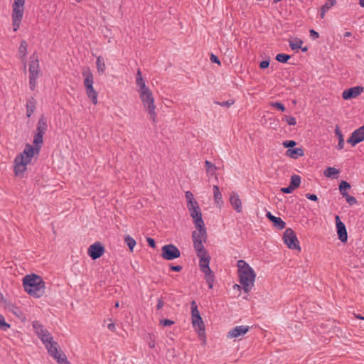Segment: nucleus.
Segmentation results:
<instances>
[{
  "instance_id": "72a5a7b5",
  "label": "nucleus",
  "mask_w": 364,
  "mask_h": 364,
  "mask_svg": "<svg viewBox=\"0 0 364 364\" xmlns=\"http://www.w3.org/2000/svg\"><path fill=\"white\" fill-rule=\"evenodd\" d=\"M96 67L98 73H104L106 69V65L104 59L102 56H99L97 58Z\"/></svg>"
},
{
  "instance_id": "5fc2aeb1",
  "label": "nucleus",
  "mask_w": 364,
  "mask_h": 364,
  "mask_svg": "<svg viewBox=\"0 0 364 364\" xmlns=\"http://www.w3.org/2000/svg\"><path fill=\"white\" fill-rule=\"evenodd\" d=\"M160 323L163 326H169L174 323V321L168 318L162 319L160 321Z\"/></svg>"
},
{
  "instance_id": "338daca9",
  "label": "nucleus",
  "mask_w": 364,
  "mask_h": 364,
  "mask_svg": "<svg viewBox=\"0 0 364 364\" xmlns=\"http://www.w3.org/2000/svg\"><path fill=\"white\" fill-rule=\"evenodd\" d=\"M107 328L111 331H114L115 324L114 323H111L108 324Z\"/></svg>"
},
{
  "instance_id": "6ab92c4d",
  "label": "nucleus",
  "mask_w": 364,
  "mask_h": 364,
  "mask_svg": "<svg viewBox=\"0 0 364 364\" xmlns=\"http://www.w3.org/2000/svg\"><path fill=\"white\" fill-rule=\"evenodd\" d=\"M28 164L23 161L22 157H16L14 160V173L16 176H21L26 171Z\"/></svg>"
},
{
  "instance_id": "603ef678",
  "label": "nucleus",
  "mask_w": 364,
  "mask_h": 364,
  "mask_svg": "<svg viewBox=\"0 0 364 364\" xmlns=\"http://www.w3.org/2000/svg\"><path fill=\"white\" fill-rule=\"evenodd\" d=\"M282 144L286 148L291 149L296 144V141H294L293 140H287V141H284Z\"/></svg>"
},
{
  "instance_id": "864d4df0",
  "label": "nucleus",
  "mask_w": 364,
  "mask_h": 364,
  "mask_svg": "<svg viewBox=\"0 0 364 364\" xmlns=\"http://www.w3.org/2000/svg\"><path fill=\"white\" fill-rule=\"evenodd\" d=\"M286 122L290 126H294L296 124V118L292 116L286 117Z\"/></svg>"
},
{
  "instance_id": "f704fd0d",
  "label": "nucleus",
  "mask_w": 364,
  "mask_h": 364,
  "mask_svg": "<svg viewBox=\"0 0 364 364\" xmlns=\"http://www.w3.org/2000/svg\"><path fill=\"white\" fill-rule=\"evenodd\" d=\"M339 173V171L333 167H328L323 172V174L327 178H335L336 175Z\"/></svg>"
},
{
  "instance_id": "2eb2a0df",
  "label": "nucleus",
  "mask_w": 364,
  "mask_h": 364,
  "mask_svg": "<svg viewBox=\"0 0 364 364\" xmlns=\"http://www.w3.org/2000/svg\"><path fill=\"white\" fill-rule=\"evenodd\" d=\"M192 324L193 327L198 331V336L200 340L205 341V324L200 316L192 318Z\"/></svg>"
},
{
  "instance_id": "f257e3e1",
  "label": "nucleus",
  "mask_w": 364,
  "mask_h": 364,
  "mask_svg": "<svg viewBox=\"0 0 364 364\" xmlns=\"http://www.w3.org/2000/svg\"><path fill=\"white\" fill-rule=\"evenodd\" d=\"M46 283L41 277L35 274H28L23 279V287L25 291L35 297H41L45 292Z\"/></svg>"
},
{
  "instance_id": "dca6fc26",
  "label": "nucleus",
  "mask_w": 364,
  "mask_h": 364,
  "mask_svg": "<svg viewBox=\"0 0 364 364\" xmlns=\"http://www.w3.org/2000/svg\"><path fill=\"white\" fill-rule=\"evenodd\" d=\"M35 154H36V147H33L29 144H27L23 153L20 154L16 157H22L23 161L30 164Z\"/></svg>"
},
{
  "instance_id": "8fccbe9b",
  "label": "nucleus",
  "mask_w": 364,
  "mask_h": 364,
  "mask_svg": "<svg viewBox=\"0 0 364 364\" xmlns=\"http://www.w3.org/2000/svg\"><path fill=\"white\" fill-rule=\"evenodd\" d=\"M38 77L37 76H29V84H30V88L33 90L35 87H36V80H37Z\"/></svg>"
},
{
  "instance_id": "f03ea898",
  "label": "nucleus",
  "mask_w": 364,
  "mask_h": 364,
  "mask_svg": "<svg viewBox=\"0 0 364 364\" xmlns=\"http://www.w3.org/2000/svg\"><path fill=\"white\" fill-rule=\"evenodd\" d=\"M139 92V97L142 102L146 111L150 115V119L154 123L156 122V112L155 111L156 107L154 105V98L150 89L145 90H138Z\"/></svg>"
},
{
  "instance_id": "393cba45",
  "label": "nucleus",
  "mask_w": 364,
  "mask_h": 364,
  "mask_svg": "<svg viewBox=\"0 0 364 364\" xmlns=\"http://www.w3.org/2000/svg\"><path fill=\"white\" fill-rule=\"evenodd\" d=\"M48 129V124L46 117L41 115L39 118L36 127V133L44 135Z\"/></svg>"
},
{
  "instance_id": "423d86ee",
  "label": "nucleus",
  "mask_w": 364,
  "mask_h": 364,
  "mask_svg": "<svg viewBox=\"0 0 364 364\" xmlns=\"http://www.w3.org/2000/svg\"><path fill=\"white\" fill-rule=\"evenodd\" d=\"M192 238L197 256H200L201 254L205 255V253L208 252L203 244V242H206L208 240L207 230H204V232H202L196 230L193 231L192 232Z\"/></svg>"
},
{
  "instance_id": "49530a36",
  "label": "nucleus",
  "mask_w": 364,
  "mask_h": 364,
  "mask_svg": "<svg viewBox=\"0 0 364 364\" xmlns=\"http://www.w3.org/2000/svg\"><path fill=\"white\" fill-rule=\"evenodd\" d=\"M186 198L187 199V207L190 205L191 202L193 204L194 203V202H197L193 197V194L191 191L186 192Z\"/></svg>"
},
{
  "instance_id": "de8ad7c7",
  "label": "nucleus",
  "mask_w": 364,
  "mask_h": 364,
  "mask_svg": "<svg viewBox=\"0 0 364 364\" xmlns=\"http://www.w3.org/2000/svg\"><path fill=\"white\" fill-rule=\"evenodd\" d=\"M27 42L26 41H22L19 46L20 53L23 54V55H26L27 53Z\"/></svg>"
},
{
  "instance_id": "f8f14e48",
  "label": "nucleus",
  "mask_w": 364,
  "mask_h": 364,
  "mask_svg": "<svg viewBox=\"0 0 364 364\" xmlns=\"http://www.w3.org/2000/svg\"><path fill=\"white\" fill-rule=\"evenodd\" d=\"M363 141H364V127L361 126L352 132L350 136L348 139L347 142L352 146H355Z\"/></svg>"
},
{
  "instance_id": "c85d7f7f",
  "label": "nucleus",
  "mask_w": 364,
  "mask_h": 364,
  "mask_svg": "<svg viewBox=\"0 0 364 364\" xmlns=\"http://www.w3.org/2000/svg\"><path fill=\"white\" fill-rule=\"evenodd\" d=\"M336 3V0H328L321 8L320 11V17L321 18H323L325 17L326 13Z\"/></svg>"
},
{
  "instance_id": "aec40b11",
  "label": "nucleus",
  "mask_w": 364,
  "mask_h": 364,
  "mask_svg": "<svg viewBox=\"0 0 364 364\" xmlns=\"http://www.w3.org/2000/svg\"><path fill=\"white\" fill-rule=\"evenodd\" d=\"M84 77V86L85 88L93 87V75L89 68H85L82 73Z\"/></svg>"
},
{
  "instance_id": "680f3d73",
  "label": "nucleus",
  "mask_w": 364,
  "mask_h": 364,
  "mask_svg": "<svg viewBox=\"0 0 364 364\" xmlns=\"http://www.w3.org/2000/svg\"><path fill=\"white\" fill-rule=\"evenodd\" d=\"M306 198L307 199H309V200H312V201H317L318 200V197L315 194L306 193Z\"/></svg>"
},
{
  "instance_id": "bb28decb",
  "label": "nucleus",
  "mask_w": 364,
  "mask_h": 364,
  "mask_svg": "<svg viewBox=\"0 0 364 364\" xmlns=\"http://www.w3.org/2000/svg\"><path fill=\"white\" fill-rule=\"evenodd\" d=\"M36 109V100L33 97H31L26 102V115L30 117Z\"/></svg>"
},
{
  "instance_id": "4c0bfd02",
  "label": "nucleus",
  "mask_w": 364,
  "mask_h": 364,
  "mask_svg": "<svg viewBox=\"0 0 364 364\" xmlns=\"http://www.w3.org/2000/svg\"><path fill=\"white\" fill-rule=\"evenodd\" d=\"M191 318H193L198 316H200V311L198 309V305L195 301H191Z\"/></svg>"
},
{
  "instance_id": "ea45409f",
  "label": "nucleus",
  "mask_w": 364,
  "mask_h": 364,
  "mask_svg": "<svg viewBox=\"0 0 364 364\" xmlns=\"http://www.w3.org/2000/svg\"><path fill=\"white\" fill-rule=\"evenodd\" d=\"M350 188V185L346 181H342L339 185V190L341 194L343 196L345 193H348L347 191Z\"/></svg>"
},
{
  "instance_id": "b1692460",
  "label": "nucleus",
  "mask_w": 364,
  "mask_h": 364,
  "mask_svg": "<svg viewBox=\"0 0 364 364\" xmlns=\"http://www.w3.org/2000/svg\"><path fill=\"white\" fill-rule=\"evenodd\" d=\"M230 202L233 208L237 213H240L242 211V203L240 199L239 198V196L236 193H232V194L230 195Z\"/></svg>"
},
{
  "instance_id": "e433bc0d",
  "label": "nucleus",
  "mask_w": 364,
  "mask_h": 364,
  "mask_svg": "<svg viewBox=\"0 0 364 364\" xmlns=\"http://www.w3.org/2000/svg\"><path fill=\"white\" fill-rule=\"evenodd\" d=\"M124 242L128 246L129 250L132 252L134 246L136 245L135 240L130 235H126L124 237Z\"/></svg>"
},
{
  "instance_id": "09e8293b",
  "label": "nucleus",
  "mask_w": 364,
  "mask_h": 364,
  "mask_svg": "<svg viewBox=\"0 0 364 364\" xmlns=\"http://www.w3.org/2000/svg\"><path fill=\"white\" fill-rule=\"evenodd\" d=\"M10 327V325L5 321L4 317L0 314V328L1 330L6 331Z\"/></svg>"
},
{
  "instance_id": "4d7b16f0",
  "label": "nucleus",
  "mask_w": 364,
  "mask_h": 364,
  "mask_svg": "<svg viewBox=\"0 0 364 364\" xmlns=\"http://www.w3.org/2000/svg\"><path fill=\"white\" fill-rule=\"evenodd\" d=\"M294 187H291L290 185H289L287 187L282 188L281 191L284 193H291L294 191Z\"/></svg>"
},
{
  "instance_id": "a878e982",
  "label": "nucleus",
  "mask_w": 364,
  "mask_h": 364,
  "mask_svg": "<svg viewBox=\"0 0 364 364\" xmlns=\"http://www.w3.org/2000/svg\"><path fill=\"white\" fill-rule=\"evenodd\" d=\"M304 150L299 147L289 149L286 153L287 156L294 159H296L299 157L304 156Z\"/></svg>"
},
{
  "instance_id": "6e6d98bb",
  "label": "nucleus",
  "mask_w": 364,
  "mask_h": 364,
  "mask_svg": "<svg viewBox=\"0 0 364 364\" xmlns=\"http://www.w3.org/2000/svg\"><path fill=\"white\" fill-rule=\"evenodd\" d=\"M169 267L171 271L177 272H181L183 269V267L181 265H173L172 264L169 265Z\"/></svg>"
},
{
  "instance_id": "0eeeda50",
  "label": "nucleus",
  "mask_w": 364,
  "mask_h": 364,
  "mask_svg": "<svg viewBox=\"0 0 364 364\" xmlns=\"http://www.w3.org/2000/svg\"><path fill=\"white\" fill-rule=\"evenodd\" d=\"M283 240L289 249L301 251V247L296 235L291 228H287L285 230L283 234Z\"/></svg>"
},
{
  "instance_id": "1a4fd4ad",
  "label": "nucleus",
  "mask_w": 364,
  "mask_h": 364,
  "mask_svg": "<svg viewBox=\"0 0 364 364\" xmlns=\"http://www.w3.org/2000/svg\"><path fill=\"white\" fill-rule=\"evenodd\" d=\"M33 327L41 341H53V338L50 336L48 331L38 321L33 322Z\"/></svg>"
},
{
  "instance_id": "2f4dec72",
  "label": "nucleus",
  "mask_w": 364,
  "mask_h": 364,
  "mask_svg": "<svg viewBox=\"0 0 364 364\" xmlns=\"http://www.w3.org/2000/svg\"><path fill=\"white\" fill-rule=\"evenodd\" d=\"M198 257L200 258L199 267L200 269H203L205 267L209 266L210 256L209 255L208 252L205 253V255L201 254Z\"/></svg>"
},
{
  "instance_id": "412c9836",
  "label": "nucleus",
  "mask_w": 364,
  "mask_h": 364,
  "mask_svg": "<svg viewBox=\"0 0 364 364\" xmlns=\"http://www.w3.org/2000/svg\"><path fill=\"white\" fill-rule=\"evenodd\" d=\"M6 309L13 313L17 318L21 319V321L26 320V316L23 314V312L21 311V309L18 307L16 304H14L12 303H7L6 304Z\"/></svg>"
},
{
  "instance_id": "a19ab883",
  "label": "nucleus",
  "mask_w": 364,
  "mask_h": 364,
  "mask_svg": "<svg viewBox=\"0 0 364 364\" xmlns=\"http://www.w3.org/2000/svg\"><path fill=\"white\" fill-rule=\"evenodd\" d=\"M290 58L291 56L289 55L279 53L276 55L275 59L279 63H285L290 59Z\"/></svg>"
},
{
  "instance_id": "c03bdc74",
  "label": "nucleus",
  "mask_w": 364,
  "mask_h": 364,
  "mask_svg": "<svg viewBox=\"0 0 364 364\" xmlns=\"http://www.w3.org/2000/svg\"><path fill=\"white\" fill-rule=\"evenodd\" d=\"M270 106L280 110L281 112H284L286 108L284 105L279 102H272L269 103Z\"/></svg>"
},
{
  "instance_id": "20e7f679",
  "label": "nucleus",
  "mask_w": 364,
  "mask_h": 364,
  "mask_svg": "<svg viewBox=\"0 0 364 364\" xmlns=\"http://www.w3.org/2000/svg\"><path fill=\"white\" fill-rule=\"evenodd\" d=\"M48 350V355L58 364H71L66 355L58 346V343H43Z\"/></svg>"
},
{
  "instance_id": "39448f33",
  "label": "nucleus",
  "mask_w": 364,
  "mask_h": 364,
  "mask_svg": "<svg viewBox=\"0 0 364 364\" xmlns=\"http://www.w3.org/2000/svg\"><path fill=\"white\" fill-rule=\"evenodd\" d=\"M190 205L188 208L190 215L193 220V223L196 230L200 232H204L206 230L204 221L202 218V213L200 208L198 204V202H194L193 205L191 202Z\"/></svg>"
},
{
  "instance_id": "e2e57ef3",
  "label": "nucleus",
  "mask_w": 364,
  "mask_h": 364,
  "mask_svg": "<svg viewBox=\"0 0 364 364\" xmlns=\"http://www.w3.org/2000/svg\"><path fill=\"white\" fill-rule=\"evenodd\" d=\"M310 37L312 38V39H317L318 37H319V34L318 32H316V31L313 30V29H311L310 31Z\"/></svg>"
},
{
  "instance_id": "9b49d317",
  "label": "nucleus",
  "mask_w": 364,
  "mask_h": 364,
  "mask_svg": "<svg viewBox=\"0 0 364 364\" xmlns=\"http://www.w3.org/2000/svg\"><path fill=\"white\" fill-rule=\"evenodd\" d=\"M13 13H12V24L14 31H16L20 26L23 15V6H16L13 5Z\"/></svg>"
},
{
  "instance_id": "f3484780",
  "label": "nucleus",
  "mask_w": 364,
  "mask_h": 364,
  "mask_svg": "<svg viewBox=\"0 0 364 364\" xmlns=\"http://www.w3.org/2000/svg\"><path fill=\"white\" fill-rule=\"evenodd\" d=\"M39 73V61L38 58L36 54H33L30 57L29 61V76L38 77Z\"/></svg>"
},
{
  "instance_id": "7ed1b4c3",
  "label": "nucleus",
  "mask_w": 364,
  "mask_h": 364,
  "mask_svg": "<svg viewBox=\"0 0 364 364\" xmlns=\"http://www.w3.org/2000/svg\"><path fill=\"white\" fill-rule=\"evenodd\" d=\"M237 267L239 282L242 285V289L245 293L249 291V282L250 281V266L244 260L237 261Z\"/></svg>"
},
{
  "instance_id": "cd10ccee",
  "label": "nucleus",
  "mask_w": 364,
  "mask_h": 364,
  "mask_svg": "<svg viewBox=\"0 0 364 364\" xmlns=\"http://www.w3.org/2000/svg\"><path fill=\"white\" fill-rule=\"evenodd\" d=\"M33 145L36 147V154H38L43 143V135L36 133L33 136Z\"/></svg>"
},
{
  "instance_id": "a211bd4d",
  "label": "nucleus",
  "mask_w": 364,
  "mask_h": 364,
  "mask_svg": "<svg viewBox=\"0 0 364 364\" xmlns=\"http://www.w3.org/2000/svg\"><path fill=\"white\" fill-rule=\"evenodd\" d=\"M250 330L248 326H240L233 328L231 331L228 333V338H238L240 336L246 334Z\"/></svg>"
},
{
  "instance_id": "c756f323",
  "label": "nucleus",
  "mask_w": 364,
  "mask_h": 364,
  "mask_svg": "<svg viewBox=\"0 0 364 364\" xmlns=\"http://www.w3.org/2000/svg\"><path fill=\"white\" fill-rule=\"evenodd\" d=\"M86 94L89 99L91 100L92 104L97 105V96L98 94L96 92V90L94 89L93 87H90L85 88Z\"/></svg>"
},
{
  "instance_id": "7c9ffc66",
  "label": "nucleus",
  "mask_w": 364,
  "mask_h": 364,
  "mask_svg": "<svg viewBox=\"0 0 364 364\" xmlns=\"http://www.w3.org/2000/svg\"><path fill=\"white\" fill-rule=\"evenodd\" d=\"M335 134L338 138V143L337 145V149L338 150H341L343 149L344 144H345L344 137H343V135L342 134V132H341L340 127L338 125L336 126Z\"/></svg>"
},
{
  "instance_id": "774afa93",
  "label": "nucleus",
  "mask_w": 364,
  "mask_h": 364,
  "mask_svg": "<svg viewBox=\"0 0 364 364\" xmlns=\"http://www.w3.org/2000/svg\"><path fill=\"white\" fill-rule=\"evenodd\" d=\"M144 79L141 70L139 69L136 73V79Z\"/></svg>"
},
{
  "instance_id": "4468645a",
  "label": "nucleus",
  "mask_w": 364,
  "mask_h": 364,
  "mask_svg": "<svg viewBox=\"0 0 364 364\" xmlns=\"http://www.w3.org/2000/svg\"><path fill=\"white\" fill-rule=\"evenodd\" d=\"M336 225L337 229V234L338 236V239L343 242H346L348 240V233L346 230V228L345 224L340 220L338 215L336 216Z\"/></svg>"
},
{
  "instance_id": "ddd939ff",
  "label": "nucleus",
  "mask_w": 364,
  "mask_h": 364,
  "mask_svg": "<svg viewBox=\"0 0 364 364\" xmlns=\"http://www.w3.org/2000/svg\"><path fill=\"white\" fill-rule=\"evenodd\" d=\"M364 90L362 86H355L348 89H346L343 93L342 97L344 100H350L359 96Z\"/></svg>"
},
{
  "instance_id": "c9c22d12",
  "label": "nucleus",
  "mask_w": 364,
  "mask_h": 364,
  "mask_svg": "<svg viewBox=\"0 0 364 364\" xmlns=\"http://www.w3.org/2000/svg\"><path fill=\"white\" fill-rule=\"evenodd\" d=\"M213 194L215 203L217 204L223 203L222 194L220 192L218 186L216 185L213 186Z\"/></svg>"
},
{
  "instance_id": "5701e85b",
  "label": "nucleus",
  "mask_w": 364,
  "mask_h": 364,
  "mask_svg": "<svg viewBox=\"0 0 364 364\" xmlns=\"http://www.w3.org/2000/svg\"><path fill=\"white\" fill-rule=\"evenodd\" d=\"M266 216L278 230H283L285 228L286 223L280 218L272 215L270 212H267Z\"/></svg>"
},
{
  "instance_id": "37998d69",
  "label": "nucleus",
  "mask_w": 364,
  "mask_h": 364,
  "mask_svg": "<svg viewBox=\"0 0 364 364\" xmlns=\"http://www.w3.org/2000/svg\"><path fill=\"white\" fill-rule=\"evenodd\" d=\"M205 166L207 173L213 172L217 168L215 164L207 160L205 161Z\"/></svg>"
},
{
  "instance_id": "a18cd8bd",
  "label": "nucleus",
  "mask_w": 364,
  "mask_h": 364,
  "mask_svg": "<svg viewBox=\"0 0 364 364\" xmlns=\"http://www.w3.org/2000/svg\"><path fill=\"white\" fill-rule=\"evenodd\" d=\"M136 84L139 87V90H145L146 89H149L146 86V83L144 79H136Z\"/></svg>"
},
{
  "instance_id": "6e6552de",
  "label": "nucleus",
  "mask_w": 364,
  "mask_h": 364,
  "mask_svg": "<svg viewBox=\"0 0 364 364\" xmlns=\"http://www.w3.org/2000/svg\"><path fill=\"white\" fill-rule=\"evenodd\" d=\"M179 249L173 244L166 245L161 248V257L166 260H173L180 257Z\"/></svg>"
},
{
  "instance_id": "0e129e2a",
  "label": "nucleus",
  "mask_w": 364,
  "mask_h": 364,
  "mask_svg": "<svg viewBox=\"0 0 364 364\" xmlns=\"http://www.w3.org/2000/svg\"><path fill=\"white\" fill-rule=\"evenodd\" d=\"M164 304H165V303H164V300L162 299V297L159 298L158 299V303H157V305H156V309L157 310L161 309L164 307Z\"/></svg>"
},
{
  "instance_id": "79ce46f5",
  "label": "nucleus",
  "mask_w": 364,
  "mask_h": 364,
  "mask_svg": "<svg viewBox=\"0 0 364 364\" xmlns=\"http://www.w3.org/2000/svg\"><path fill=\"white\" fill-rule=\"evenodd\" d=\"M343 197L346 198L347 203L350 205H353L357 203L356 198L352 196H350L348 193H345Z\"/></svg>"
},
{
  "instance_id": "58836bf2",
  "label": "nucleus",
  "mask_w": 364,
  "mask_h": 364,
  "mask_svg": "<svg viewBox=\"0 0 364 364\" xmlns=\"http://www.w3.org/2000/svg\"><path fill=\"white\" fill-rule=\"evenodd\" d=\"M300 183H301V178L299 176L293 175L291 177V182H290L289 185L291 187H294V189H296V188H298L299 186Z\"/></svg>"
},
{
  "instance_id": "3c124183",
  "label": "nucleus",
  "mask_w": 364,
  "mask_h": 364,
  "mask_svg": "<svg viewBox=\"0 0 364 364\" xmlns=\"http://www.w3.org/2000/svg\"><path fill=\"white\" fill-rule=\"evenodd\" d=\"M234 102H235V100H229L228 101H224V102H215L216 104L220 105L222 107H229L230 106L233 105Z\"/></svg>"
},
{
  "instance_id": "bf43d9fd",
  "label": "nucleus",
  "mask_w": 364,
  "mask_h": 364,
  "mask_svg": "<svg viewBox=\"0 0 364 364\" xmlns=\"http://www.w3.org/2000/svg\"><path fill=\"white\" fill-rule=\"evenodd\" d=\"M210 60L213 63H217L218 65H220V61L219 58H218V56H216L215 55H214L213 53L210 55Z\"/></svg>"
},
{
  "instance_id": "13d9d810",
  "label": "nucleus",
  "mask_w": 364,
  "mask_h": 364,
  "mask_svg": "<svg viewBox=\"0 0 364 364\" xmlns=\"http://www.w3.org/2000/svg\"><path fill=\"white\" fill-rule=\"evenodd\" d=\"M269 60H263L259 63V68L261 69H266L269 67Z\"/></svg>"
},
{
  "instance_id": "9d476101",
  "label": "nucleus",
  "mask_w": 364,
  "mask_h": 364,
  "mask_svg": "<svg viewBox=\"0 0 364 364\" xmlns=\"http://www.w3.org/2000/svg\"><path fill=\"white\" fill-rule=\"evenodd\" d=\"M105 251L104 245L100 242H96L89 247L87 254L92 259L95 260L101 257Z\"/></svg>"
},
{
  "instance_id": "052dcab7",
  "label": "nucleus",
  "mask_w": 364,
  "mask_h": 364,
  "mask_svg": "<svg viewBox=\"0 0 364 364\" xmlns=\"http://www.w3.org/2000/svg\"><path fill=\"white\" fill-rule=\"evenodd\" d=\"M146 241H147V243H148L149 247H151L152 248H155L156 247V242H155V240L153 238L147 237L146 238Z\"/></svg>"
},
{
  "instance_id": "4be33fe9",
  "label": "nucleus",
  "mask_w": 364,
  "mask_h": 364,
  "mask_svg": "<svg viewBox=\"0 0 364 364\" xmlns=\"http://www.w3.org/2000/svg\"><path fill=\"white\" fill-rule=\"evenodd\" d=\"M200 270L205 274V279L208 284V288L213 289L215 279L213 272L210 269L209 266L205 267L203 269L201 268Z\"/></svg>"
},
{
  "instance_id": "69168bd1",
  "label": "nucleus",
  "mask_w": 364,
  "mask_h": 364,
  "mask_svg": "<svg viewBox=\"0 0 364 364\" xmlns=\"http://www.w3.org/2000/svg\"><path fill=\"white\" fill-rule=\"evenodd\" d=\"M26 0H14L13 5H16V6H23Z\"/></svg>"
},
{
  "instance_id": "473e14b6",
  "label": "nucleus",
  "mask_w": 364,
  "mask_h": 364,
  "mask_svg": "<svg viewBox=\"0 0 364 364\" xmlns=\"http://www.w3.org/2000/svg\"><path fill=\"white\" fill-rule=\"evenodd\" d=\"M303 41L299 38H294L289 41V45L291 50H297L301 48Z\"/></svg>"
}]
</instances>
